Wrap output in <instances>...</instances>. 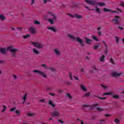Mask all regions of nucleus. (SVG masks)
Here are the masks:
<instances>
[{"instance_id": "18", "label": "nucleus", "mask_w": 124, "mask_h": 124, "mask_svg": "<svg viewBox=\"0 0 124 124\" xmlns=\"http://www.w3.org/2000/svg\"><path fill=\"white\" fill-rule=\"evenodd\" d=\"M54 53L57 56H60L61 55V52L57 49H54Z\"/></svg>"}, {"instance_id": "52", "label": "nucleus", "mask_w": 124, "mask_h": 124, "mask_svg": "<svg viewBox=\"0 0 124 124\" xmlns=\"http://www.w3.org/2000/svg\"><path fill=\"white\" fill-rule=\"evenodd\" d=\"M16 114L17 115H19L20 114V111L18 110H16Z\"/></svg>"}, {"instance_id": "17", "label": "nucleus", "mask_w": 124, "mask_h": 124, "mask_svg": "<svg viewBox=\"0 0 124 124\" xmlns=\"http://www.w3.org/2000/svg\"><path fill=\"white\" fill-rule=\"evenodd\" d=\"M47 29H48V30H49L50 31H52L54 32H56V31H57V29H56V28H55L53 27H48Z\"/></svg>"}, {"instance_id": "1", "label": "nucleus", "mask_w": 124, "mask_h": 124, "mask_svg": "<svg viewBox=\"0 0 124 124\" xmlns=\"http://www.w3.org/2000/svg\"><path fill=\"white\" fill-rule=\"evenodd\" d=\"M68 36L70 38H71V39H73L74 41H75V40H77V41H78V42L81 46H85V45H84V43H83V40L80 39V38L75 37L73 35H71L70 34H68Z\"/></svg>"}, {"instance_id": "47", "label": "nucleus", "mask_w": 124, "mask_h": 124, "mask_svg": "<svg viewBox=\"0 0 124 124\" xmlns=\"http://www.w3.org/2000/svg\"><path fill=\"white\" fill-rule=\"evenodd\" d=\"M115 38H116V43H117V44L119 43V37L116 36Z\"/></svg>"}, {"instance_id": "36", "label": "nucleus", "mask_w": 124, "mask_h": 124, "mask_svg": "<svg viewBox=\"0 0 124 124\" xmlns=\"http://www.w3.org/2000/svg\"><path fill=\"white\" fill-rule=\"evenodd\" d=\"M114 122H115V123H116V124H119V123H120V120H119V119H115V120H114Z\"/></svg>"}, {"instance_id": "56", "label": "nucleus", "mask_w": 124, "mask_h": 124, "mask_svg": "<svg viewBox=\"0 0 124 124\" xmlns=\"http://www.w3.org/2000/svg\"><path fill=\"white\" fill-rule=\"evenodd\" d=\"M105 117H107V118H108V117H110V116H111V115L110 114H105Z\"/></svg>"}, {"instance_id": "37", "label": "nucleus", "mask_w": 124, "mask_h": 124, "mask_svg": "<svg viewBox=\"0 0 124 124\" xmlns=\"http://www.w3.org/2000/svg\"><path fill=\"white\" fill-rule=\"evenodd\" d=\"M95 10H96V12H97L98 13H100V12H101V11L99 9V8H98L97 7H96Z\"/></svg>"}, {"instance_id": "50", "label": "nucleus", "mask_w": 124, "mask_h": 124, "mask_svg": "<svg viewBox=\"0 0 124 124\" xmlns=\"http://www.w3.org/2000/svg\"><path fill=\"white\" fill-rule=\"evenodd\" d=\"M39 102H45L46 101L45 100V99H41V100H39Z\"/></svg>"}, {"instance_id": "13", "label": "nucleus", "mask_w": 124, "mask_h": 124, "mask_svg": "<svg viewBox=\"0 0 124 124\" xmlns=\"http://www.w3.org/2000/svg\"><path fill=\"white\" fill-rule=\"evenodd\" d=\"M112 22L113 24L114 25H119L120 24V21H119V19L116 18V19H112Z\"/></svg>"}, {"instance_id": "28", "label": "nucleus", "mask_w": 124, "mask_h": 124, "mask_svg": "<svg viewBox=\"0 0 124 124\" xmlns=\"http://www.w3.org/2000/svg\"><path fill=\"white\" fill-rule=\"evenodd\" d=\"M104 11L105 12H108V11H109L110 12H111L112 10L109 9H107L106 8H104Z\"/></svg>"}, {"instance_id": "58", "label": "nucleus", "mask_w": 124, "mask_h": 124, "mask_svg": "<svg viewBox=\"0 0 124 124\" xmlns=\"http://www.w3.org/2000/svg\"><path fill=\"white\" fill-rule=\"evenodd\" d=\"M13 77H14V79H17V76L16 75H14Z\"/></svg>"}, {"instance_id": "11", "label": "nucleus", "mask_w": 124, "mask_h": 124, "mask_svg": "<svg viewBox=\"0 0 124 124\" xmlns=\"http://www.w3.org/2000/svg\"><path fill=\"white\" fill-rule=\"evenodd\" d=\"M102 43H103L104 45L105 46V53L106 55H107L108 54V46H107V44H106V42L104 41H102Z\"/></svg>"}, {"instance_id": "21", "label": "nucleus", "mask_w": 124, "mask_h": 124, "mask_svg": "<svg viewBox=\"0 0 124 124\" xmlns=\"http://www.w3.org/2000/svg\"><path fill=\"white\" fill-rule=\"evenodd\" d=\"M80 88H81V90H82V91H83V92H87V88H86V87H85V86H84V85L81 84Z\"/></svg>"}, {"instance_id": "10", "label": "nucleus", "mask_w": 124, "mask_h": 124, "mask_svg": "<svg viewBox=\"0 0 124 124\" xmlns=\"http://www.w3.org/2000/svg\"><path fill=\"white\" fill-rule=\"evenodd\" d=\"M42 66L43 67H44L46 69H50V71L52 72H55L56 71V70L54 68H47V66H46V64H42Z\"/></svg>"}, {"instance_id": "39", "label": "nucleus", "mask_w": 124, "mask_h": 124, "mask_svg": "<svg viewBox=\"0 0 124 124\" xmlns=\"http://www.w3.org/2000/svg\"><path fill=\"white\" fill-rule=\"evenodd\" d=\"M66 95L68 98H70V99H71V98H72V97L71 96V95H70V94H69V93H67Z\"/></svg>"}, {"instance_id": "6", "label": "nucleus", "mask_w": 124, "mask_h": 124, "mask_svg": "<svg viewBox=\"0 0 124 124\" xmlns=\"http://www.w3.org/2000/svg\"><path fill=\"white\" fill-rule=\"evenodd\" d=\"M32 45L36 47V48H39V49H41L43 47H44V45L42 44L41 43H31Z\"/></svg>"}, {"instance_id": "62", "label": "nucleus", "mask_w": 124, "mask_h": 124, "mask_svg": "<svg viewBox=\"0 0 124 124\" xmlns=\"http://www.w3.org/2000/svg\"><path fill=\"white\" fill-rule=\"evenodd\" d=\"M67 85H71V82H70V81H68L67 82Z\"/></svg>"}, {"instance_id": "59", "label": "nucleus", "mask_w": 124, "mask_h": 124, "mask_svg": "<svg viewBox=\"0 0 124 124\" xmlns=\"http://www.w3.org/2000/svg\"><path fill=\"white\" fill-rule=\"evenodd\" d=\"M111 13H117L118 14V12L116 11H111Z\"/></svg>"}, {"instance_id": "48", "label": "nucleus", "mask_w": 124, "mask_h": 124, "mask_svg": "<svg viewBox=\"0 0 124 124\" xmlns=\"http://www.w3.org/2000/svg\"><path fill=\"white\" fill-rule=\"evenodd\" d=\"M99 122H100V123H104V122H105V120L100 119V120H99Z\"/></svg>"}, {"instance_id": "33", "label": "nucleus", "mask_w": 124, "mask_h": 124, "mask_svg": "<svg viewBox=\"0 0 124 124\" xmlns=\"http://www.w3.org/2000/svg\"><path fill=\"white\" fill-rule=\"evenodd\" d=\"M113 98H115L116 99H118V98H120V96H119V95L116 94L113 96Z\"/></svg>"}, {"instance_id": "51", "label": "nucleus", "mask_w": 124, "mask_h": 124, "mask_svg": "<svg viewBox=\"0 0 124 124\" xmlns=\"http://www.w3.org/2000/svg\"><path fill=\"white\" fill-rule=\"evenodd\" d=\"M118 28V29H119V30H120V31H123V30H124V27H123L119 26Z\"/></svg>"}, {"instance_id": "14", "label": "nucleus", "mask_w": 124, "mask_h": 124, "mask_svg": "<svg viewBox=\"0 0 124 124\" xmlns=\"http://www.w3.org/2000/svg\"><path fill=\"white\" fill-rule=\"evenodd\" d=\"M92 68L93 70H91L90 71V73H93V72H98V70L96 68V67L95 66H93Z\"/></svg>"}, {"instance_id": "61", "label": "nucleus", "mask_w": 124, "mask_h": 124, "mask_svg": "<svg viewBox=\"0 0 124 124\" xmlns=\"http://www.w3.org/2000/svg\"><path fill=\"white\" fill-rule=\"evenodd\" d=\"M80 71H81V72H84V68H81L80 69Z\"/></svg>"}, {"instance_id": "31", "label": "nucleus", "mask_w": 124, "mask_h": 124, "mask_svg": "<svg viewBox=\"0 0 124 124\" xmlns=\"http://www.w3.org/2000/svg\"><path fill=\"white\" fill-rule=\"evenodd\" d=\"M98 5H99V6H104V5H105V3H97V4Z\"/></svg>"}, {"instance_id": "16", "label": "nucleus", "mask_w": 124, "mask_h": 124, "mask_svg": "<svg viewBox=\"0 0 124 124\" xmlns=\"http://www.w3.org/2000/svg\"><path fill=\"white\" fill-rule=\"evenodd\" d=\"M99 60L100 62H104L105 61V55H103L101 56H100L99 57Z\"/></svg>"}, {"instance_id": "4", "label": "nucleus", "mask_w": 124, "mask_h": 124, "mask_svg": "<svg viewBox=\"0 0 124 124\" xmlns=\"http://www.w3.org/2000/svg\"><path fill=\"white\" fill-rule=\"evenodd\" d=\"M51 115L52 116V117H59V116H61V113L58 109L55 108L54 110L51 112Z\"/></svg>"}, {"instance_id": "54", "label": "nucleus", "mask_w": 124, "mask_h": 124, "mask_svg": "<svg viewBox=\"0 0 124 124\" xmlns=\"http://www.w3.org/2000/svg\"><path fill=\"white\" fill-rule=\"evenodd\" d=\"M97 110H98V111H103V109H102V108H97Z\"/></svg>"}, {"instance_id": "41", "label": "nucleus", "mask_w": 124, "mask_h": 124, "mask_svg": "<svg viewBox=\"0 0 124 124\" xmlns=\"http://www.w3.org/2000/svg\"><path fill=\"white\" fill-rule=\"evenodd\" d=\"M15 110H16V108L14 107V108H11L10 109V111H11V112H13V111H15Z\"/></svg>"}, {"instance_id": "46", "label": "nucleus", "mask_w": 124, "mask_h": 124, "mask_svg": "<svg viewBox=\"0 0 124 124\" xmlns=\"http://www.w3.org/2000/svg\"><path fill=\"white\" fill-rule=\"evenodd\" d=\"M97 97H98V98H99L100 99H101L102 100L106 99V97H99V96H98Z\"/></svg>"}, {"instance_id": "22", "label": "nucleus", "mask_w": 124, "mask_h": 124, "mask_svg": "<svg viewBox=\"0 0 124 124\" xmlns=\"http://www.w3.org/2000/svg\"><path fill=\"white\" fill-rule=\"evenodd\" d=\"M48 104H49V105H50V106H52V107H56V105H55V104H54L53 103V102L51 100H49L48 101Z\"/></svg>"}, {"instance_id": "34", "label": "nucleus", "mask_w": 124, "mask_h": 124, "mask_svg": "<svg viewBox=\"0 0 124 124\" xmlns=\"http://www.w3.org/2000/svg\"><path fill=\"white\" fill-rule=\"evenodd\" d=\"M34 24L35 25H40V22L37 20H35L34 22Z\"/></svg>"}, {"instance_id": "7", "label": "nucleus", "mask_w": 124, "mask_h": 124, "mask_svg": "<svg viewBox=\"0 0 124 124\" xmlns=\"http://www.w3.org/2000/svg\"><path fill=\"white\" fill-rule=\"evenodd\" d=\"M68 15L69 16L71 17V18H76L77 19H82L83 18V16H82L78 15L77 14H75V15L69 14Z\"/></svg>"}, {"instance_id": "19", "label": "nucleus", "mask_w": 124, "mask_h": 124, "mask_svg": "<svg viewBox=\"0 0 124 124\" xmlns=\"http://www.w3.org/2000/svg\"><path fill=\"white\" fill-rule=\"evenodd\" d=\"M31 33H35V29L33 27H31L29 29Z\"/></svg>"}, {"instance_id": "12", "label": "nucleus", "mask_w": 124, "mask_h": 124, "mask_svg": "<svg viewBox=\"0 0 124 124\" xmlns=\"http://www.w3.org/2000/svg\"><path fill=\"white\" fill-rule=\"evenodd\" d=\"M122 73H118L117 72H115V73H112L111 75L112 77H120L121 75H122Z\"/></svg>"}, {"instance_id": "44", "label": "nucleus", "mask_w": 124, "mask_h": 124, "mask_svg": "<svg viewBox=\"0 0 124 124\" xmlns=\"http://www.w3.org/2000/svg\"><path fill=\"white\" fill-rule=\"evenodd\" d=\"M34 2H35V0H31V5H33V4H34Z\"/></svg>"}, {"instance_id": "23", "label": "nucleus", "mask_w": 124, "mask_h": 124, "mask_svg": "<svg viewBox=\"0 0 124 124\" xmlns=\"http://www.w3.org/2000/svg\"><path fill=\"white\" fill-rule=\"evenodd\" d=\"M28 96V94L26 93H25V94L23 96V104H24V103H25V102H26V100L27 99V97Z\"/></svg>"}, {"instance_id": "5", "label": "nucleus", "mask_w": 124, "mask_h": 124, "mask_svg": "<svg viewBox=\"0 0 124 124\" xmlns=\"http://www.w3.org/2000/svg\"><path fill=\"white\" fill-rule=\"evenodd\" d=\"M33 72L35 73H38L39 76H42V77H43L44 78H46V77H47L46 74H45V73L42 71H40L38 70H33Z\"/></svg>"}, {"instance_id": "9", "label": "nucleus", "mask_w": 124, "mask_h": 124, "mask_svg": "<svg viewBox=\"0 0 124 124\" xmlns=\"http://www.w3.org/2000/svg\"><path fill=\"white\" fill-rule=\"evenodd\" d=\"M98 105H99L98 104H93L92 106L83 105V107H87L88 108V109H89L90 110H91V109H92L94 107H96V106H98Z\"/></svg>"}, {"instance_id": "26", "label": "nucleus", "mask_w": 124, "mask_h": 124, "mask_svg": "<svg viewBox=\"0 0 124 124\" xmlns=\"http://www.w3.org/2000/svg\"><path fill=\"white\" fill-rule=\"evenodd\" d=\"M30 36H31V35L27 34L26 35H23V38H24V39H27V38H29V37H30Z\"/></svg>"}, {"instance_id": "15", "label": "nucleus", "mask_w": 124, "mask_h": 124, "mask_svg": "<svg viewBox=\"0 0 124 124\" xmlns=\"http://www.w3.org/2000/svg\"><path fill=\"white\" fill-rule=\"evenodd\" d=\"M6 51L7 49L5 48H0V53H1V54H2L3 55H4L6 53Z\"/></svg>"}, {"instance_id": "53", "label": "nucleus", "mask_w": 124, "mask_h": 124, "mask_svg": "<svg viewBox=\"0 0 124 124\" xmlns=\"http://www.w3.org/2000/svg\"><path fill=\"white\" fill-rule=\"evenodd\" d=\"M58 92L59 93H62V90H60V89H58Z\"/></svg>"}, {"instance_id": "27", "label": "nucleus", "mask_w": 124, "mask_h": 124, "mask_svg": "<svg viewBox=\"0 0 124 124\" xmlns=\"http://www.w3.org/2000/svg\"><path fill=\"white\" fill-rule=\"evenodd\" d=\"M109 94H113V93L112 92H110V93H105L103 94V95H109Z\"/></svg>"}, {"instance_id": "57", "label": "nucleus", "mask_w": 124, "mask_h": 124, "mask_svg": "<svg viewBox=\"0 0 124 124\" xmlns=\"http://www.w3.org/2000/svg\"><path fill=\"white\" fill-rule=\"evenodd\" d=\"M74 78L76 80H77V81H78V80H79V78H78V77H76V76H74Z\"/></svg>"}, {"instance_id": "49", "label": "nucleus", "mask_w": 124, "mask_h": 124, "mask_svg": "<svg viewBox=\"0 0 124 124\" xmlns=\"http://www.w3.org/2000/svg\"><path fill=\"white\" fill-rule=\"evenodd\" d=\"M116 10H117V11H119L121 13H122V12H123V11L121 10V9H119V8H117Z\"/></svg>"}, {"instance_id": "24", "label": "nucleus", "mask_w": 124, "mask_h": 124, "mask_svg": "<svg viewBox=\"0 0 124 124\" xmlns=\"http://www.w3.org/2000/svg\"><path fill=\"white\" fill-rule=\"evenodd\" d=\"M34 115H35L34 112H30L27 114V116L29 117H32L33 116H34Z\"/></svg>"}, {"instance_id": "20", "label": "nucleus", "mask_w": 124, "mask_h": 124, "mask_svg": "<svg viewBox=\"0 0 124 124\" xmlns=\"http://www.w3.org/2000/svg\"><path fill=\"white\" fill-rule=\"evenodd\" d=\"M33 52L35 55H38V54H39L40 53V52L39 50H38L37 49H36L35 48L33 49Z\"/></svg>"}, {"instance_id": "3", "label": "nucleus", "mask_w": 124, "mask_h": 124, "mask_svg": "<svg viewBox=\"0 0 124 124\" xmlns=\"http://www.w3.org/2000/svg\"><path fill=\"white\" fill-rule=\"evenodd\" d=\"M48 14L49 16L52 17L53 19H48V22L51 23V25H53V24H54V20H57V16H56V15L54 14L52 12H48Z\"/></svg>"}, {"instance_id": "32", "label": "nucleus", "mask_w": 124, "mask_h": 124, "mask_svg": "<svg viewBox=\"0 0 124 124\" xmlns=\"http://www.w3.org/2000/svg\"><path fill=\"white\" fill-rule=\"evenodd\" d=\"M92 37L94 40H95V41H98V39L96 38V36L93 35Z\"/></svg>"}, {"instance_id": "40", "label": "nucleus", "mask_w": 124, "mask_h": 124, "mask_svg": "<svg viewBox=\"0 0 124 124\" xmlns=\"http://www.w3.org/2000/svg\"><path fill=\"white\" fill-rule=\"evenodd\" d=\"M44 3H47V2H50L51 1V0H43Z\"/></svg>"}, {"instance_id": "29", "label": "nucleus", "mask_w": 124, "mask_h": 124, "mask_svg": "<svg viewBox=\"0 0 124 124\" xmlns=\"http://www.w3.org/2000/svg\"><path fill=\"white\" fill-rule=\"evenodd\" d=\"M91 95V92L86 93L84 95H83V97H85V96H87V97L90 96Z\"/></svg>"}, {"instance_id": "2", "label": "nucleus", "mask_w": 124, "mask_h": 124, "mask_svg": "<svg viewBox=\"0 0 124 124\" xmlns=\"http://www.w3.org/2000/svg\"><path fill=\"white\" fill-rule=\"evenodd\" d=\"M7 50H9L10 52H11L13 58L16 57V52L18 51V49L14 48L13 46H9L7 48Z\"/></svg>"}, {"instance_id": "35", "label": "nucleus", "mask_w": 124, "mask_h": 124, "mask_svg": "<svg viewBox=\"0 0 124 124\" xmlns=\"http://www.w3.org/2000/svg\"><path fill=\"white\" fill-rule=\"evenodd\" d=\"M6 110V107L5 105L3 106V109L1 110V112H5Z\"/></svg>"}, {"instance_id": "64", "label": "nucleus", "mask_w": 124, "mask_h": 124, "mask_svg": "<svg viewBox=\"0 0 124 124\" xmlns=\"http://www.w3.org/2000/svg\"><path fill=\"white\" fill-rule=\"evenodd\" d=\"M98 35L99 36H100V35H101V31H99L98 32Z\"/></svg>"}, {"instance_id": "63", "label": "nucleus", "mask_w": 124, "mask_h": 124, "mask_svg": "<svg viewBox=\"0 0 124 124\" xmlns=\"http://www.w3.org/2000/svg\"><path fill=\"white\" fill-rule=\"evenodd\" d=\"M59 123H61V124H63V122H62V120H59Z\"/></svg>"}, {"instance_id": "38", "label": "nucleus", "mask_w": 124, "mask_h": 124, "mask_svg": "<svg viewBox=\"0 0 124 124\" xmlns=\"http://www.w3.org/2000/svg\"><path fill=\"white\" fill-rule=\"evenodd\" d=\"M99 47H100V45H98L97 46H94V50H96V49H97V48H99Z\"/></svg>"}, {"instance_id": "43", "label": "nucleus", "mask_w": 124, "mask_h": 124, "mask_svg": "<svg viewBox=\"0 0 124 124\" xmlns=\"http://www.w3.org/2000/svg\"><path fill=\"white\" fill-rule=\"evenodd\" d=\"M109 62L112 63V64H114V61L112 58H110Z\"/></svg>"}, {"instance_id": "42", "label": "nucleus", "mask_w": 124, "mask_h": 124, "mask_svg": "<svg viewBox=\"0 0 124 124\" xmlns=\"http://www.w3.org/2000/svg\"><path fill=\"white\" fill-rule=\"evenodd\" d=\"M69 77H70V80H73V78H72V75L71 74V73H69Z\"/></svg>"}, {"instance_id": "55", "label": "nucleus", "mask_w": 124, "mask_h": 124, "mask_svg": "<svg viewBox=\"0 0 124 124\" xmlns=\"http://www.w3.org/2000/svg\"><path fill=\"white\" fill-rule=\"evenodd\" d=\"M49 94L50 95H51V96H55V93H50Z\"/></svg>"}, {"instance_id": "8", "label": "nucleus", "mask_w": 124, "mask_h": 124, "mask_svg": "<svg viewBox=\"0 0 124 124\" xmlns=\"http://www.w3.org/2000/svg\"><path fill=\"white\" fill-rule=\"evenodd\" d=\"M85 1L90 5H96L97 4V2L93 0H85Z\"/></svg>"}, {"instance_id": "25", "label": "nucleus", "mask_w": 124, "mask_h": 124, "mask_svg": "<svg viewBox=\"0 0 124 124\" xmlns=\"http://www.w3.org/2000/svg\"><path fill=\"white\" fill-rule=\"evenodd\" d=\"M85 41L87 44H90V43L92 42V40L85 38Z\"/></svg>"}, {"instance_id": "45", "label": "nucleus", "mask_w": 124, "mask_h": 124, "mask_svg": "<svg viewBox=\"0 0 124 124\" xmlns=\"http://www.w3.org/2000/svg\"><path fill=\"white\" fill-rule=\"evenodd\" d=\"M101 87L103 89H104V90H106V89H107V86H105L104 85H101Z\"/></svg>"}, {"instance_id": "60", "label": "nucleus", "mask_w": 124, "mask_h": 124, "mask_svg": "<svg viewBox=\"0 0 124 124\" xmlns=\"http://www.w3.org/2000/svg\"><path fill=\"white\" fill-rule=\"evenodd\" d=\"M114 18H116V19H119L120 18V16H114Z\"/></svg>"}, {"instance_id": "30", "label": "nucleus", "mask_w": 124, "mask_h": 124, "mask_svg": "<svg viewBox=\"0 0 124 124\" xmlns=\"http://www.w3.org/2000/svg\"><path fill=\"white\" fill-rule=\"evenodd\" d=\"M5 19V17L2 15H0V20L3 21Z\"/></svg>"}]
</instances>
